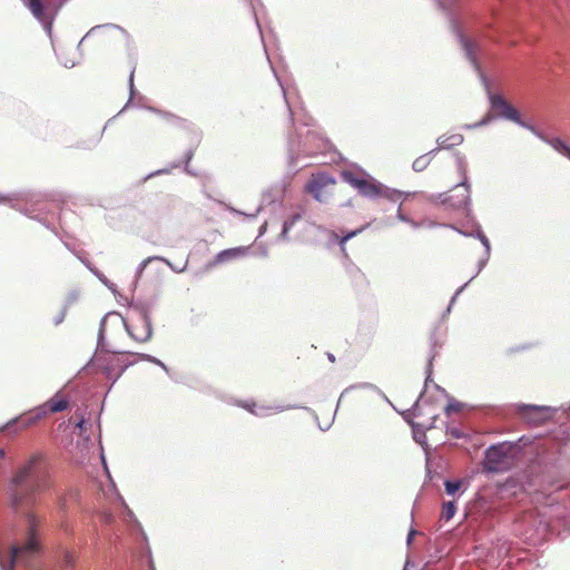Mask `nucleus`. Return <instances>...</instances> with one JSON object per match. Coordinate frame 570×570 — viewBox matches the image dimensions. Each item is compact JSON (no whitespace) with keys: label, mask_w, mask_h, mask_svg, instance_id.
<instances>
[{"label":"nucleus","mask_w":570,"mask_h":570,"mask_svg":"<svg viewBox=\"0 0 570 570\" xmlns=\"http://www.w3.org/2000/svg\"><path fill=\"white\" fill-rule=\"evenodd\" d=\"M50 487L48 465L42 454H32L14 473L8 485V494L16 510L36 503V495Z\"/></svg>","instance_id":"f257e3e1"},{"label":"nucleus","mask_w":570,"mask_h":570,"mask_svg":"<svg viewBox=\"0 0 570 570\" xmlns=\"http://www.w3.org/2000/svg\"><path fill=\"white\" fill-rule=\"evenodd\" d=\"M40 520L33 513L27 514V528L10 549V564L0 562L2 570H13L14 567L26 570H40L43 544L40 535Z\"/></svg>","instance_id":"f03ea898"},{"label":"nucleus","mask_w":570,"mask_h":570,"mask_svg":"<svg viewBox=\"0 0 570 570\" xmlns=\"http://www.w3.org/2000/svg\"><path fill=\"white\" fill-rule=\"evenodd\" d=\"M341 177L363 197L375 199L384 195L383 185L361 169H344Z\"/></svg>","instance_id":"7ed1b4c3"},{"label":"nucleus","mask_w":570,"mask_h":570,"mask_svg":"<svg viewBox=\"0 0 570 570\" xmlns=\"http://www.w3.org/2000/svg\"><path fill=\"white\" fill-rule=\"evenodd\" d=\"M336 180L325 173L313 174L308 179L305 189L316 200L323 203L327 202L333 194Z\"/></svg>","instance_id":"20e7f679"},{"label":"nucleus","mask_w":570,"mask_h":570,"mask_svg":"<svg viewBox=\"0 0 570 570\" xmlns=\"http://www.w3.org/2000/svg\"><path fill=\"white\" fill-rule=\"evenodd\" d=\"M509 451L510 448L505 444L489 448L485 452V468L493 472L505 470L510 465Z\"/></svg>","instance_id":"39448f33"},{"label":"nucleus","mask_w":570,"mask_h":570,"mask_svg":"<svg viewBox=\"0 0 570 570\" xmlns=\"http://www.w3.org/2000/svg\"><path fill=\"white\" fill-rule=\"evenodd\" d=\"M517 413L524 421L534 425H541L552 417L553 410L550 406L518 404Z\"/></svg>","instance_id":"423d86ee"},{"label":"nucleus","mask_w":570,"mask_h":570,"mask_svg":"<svg viewBox=\"0 0 570 570\" xmlns=\"http://www.w3.org/2000/svg\"><path fill=\"white\" fill-rule=\"evenodd\" d=\"M129 334L139 342H145L151 336V323L146 311H140L136 318L131 320L130 324H127Z\"/></svg>","instance_id":"0eeeda50"},{"label":"nucleus","mask_w":570,"mask_h":570,"mask_svg":"<svg viewBox=\"0 0 570 570\" xmlns=\"http://www.w3.org/2000/svg\"><path fill=\"white\" fill-rule=\"evenodd\" d=\"M490 100L492 108L497 111L499 116L523 126L519 111L511 104H509L502 96L492 95L490 97Z\"/></svg>","instance_id":"6e6552de"},{"label":"nucleus","mask_w":570,"mask_h":570,"mask_svg":"<svg viewBox=\"0 0 570 570\" xmlns=\"http://www.w3.org/2000/svg\"><path fill=\"white\" fill-rule=\"evenodd\" d=\"M249 247L239 246L219 252L213 262V265L224 264L230 261L242 258L247 255Z\"/></svg>","instance_id":"1a4fd4ad"},{"label":"nucleus","mask_w":570,"mask_h":570,"mask_svg":"<svg viewBox=\"0 0 570 570\" xmlns=\"http://www.w3.org/2000/svg\"><path fill=\"white\" fill-rule=\"evenodd\" d=\"M68 400L65 399L61 394L57 393L45 404V406L50 413H57L65 411L68 407Z\"/></svg>","instance_id":"9d476101"},{"label":"nucleus","mask_w":570,"mask_h":570,"mask_svg":"<svg viewBox=\"0 0 570 570\" xmlns=\"http://www.w3.org/2000/svg\"><path fill=\"white\" fill-rule=\"evenodd\" d=\"M23 3L30 9L32 14L40 21L46 19V11L43 0H22Z\"/></svg>","instance_id":"9b49d317"},{"label":"nucleus","mask_w":570,"mask_h":570,"mask_svg":"<svg viewBox=\"0 0 570 570\" xmlns=\"http://www.w3.org/2000/svg\"><path fill=\"white\" fill-rule=\"evenodd\" d=\"M97 350L100 352V353H107V354H112V355H119V354H124L125 352L114 347V346H108L106 343H105V336H104V330L100 328V332H99V338H98V346H97Z\"/></svg>","instance_id":"f8f14e48"},{"label":"nucleus","mask_w":570,"mask_h":570,"mask_svg":"<svg viewBox=\"0 0 570 570\" xmlns=\"http://www.w3.org/2000/svg\"><path fill=\"white\" fill-rule=\"evenodd\" d=\"M548 144L558 153L562 154L570 159V147L560 138H552L548 140Z\"/></svg>","instance_id":"ddd939ff"},{"label":"nucleus","mask_w":570,"mask_h":570,"mask_svg":"<svg viewBox=\"0 0 570 570\" xmlns=\"http://www.w3.org/2000/svg\"><path fill=\"white\" fill-rule=\"evenodd\" d=\"M463 138L461 135H452L449 137H440L439 138V145L441 147H452L458 146L462 142Z\"/></svg>","instance_id":"4468645a"},{"label":"nucleus","mask_w":570,"mask_h":570,"mask_svg":"<svg viewBox=\"0 0 570 570\" xmlns=\"http://www.w3.org/2000/svg\"><path fill=\"white\" fill-rule=\"evenodd\" d=\"M302 218L301 214H294L292 215L288 219H286L284 222V225H283V229H282V233H281V236L283 238H286L291 228L297 223L299 222Z\"/></svg>","instance_id":"2eb2a0df"},{"label":"nucleus","mask_w":570,"mask_h":570,"mask_svg":"<svg viewBox=\"0 0 570 570\" xmlns=\"http://www.w3.org/2000/svg\"><path fill=\"white\" fill-rule=\"evenodd\" d=\"M157 116H158L157 125H161V124H176V122H178L180 120V118L177 117L176 115L170 114V112H166V111H158Z\"/></svg>","instance_id":"dca6fc26"},{"label":"nucleus","mask_w":570,"mask_h":570,"mask_svg":"<svg viewBox=\"0 0 570 570\" xmlns=\"http://www.w3.org/2000/svg\"><path fill=\"white\" fill-rule=\"evenodd\" d=\"M431 161V156L430 154H425L423 156H420L419 158H416L414 161H413V169L415 171H423L428 165L430 164Z\"/></svg>","instance_id":"f3484780"},{"label":"nucleus","mask_w":570,"mask_h":570,"mask_svg":"<svg viewBox=\"0 0 570 570\" xmlns=\"http://www.w3.org/2000/svg\"><path fill=\"white\" fill-rule=\"evenodd\" d=\"M455 504L454 502H445L442 507L441 518L445 521H449L455 514Z\"/></svg>","instance_id":"a211bd4d"},{"label":"nucleus","mask_w":570,"mask_h":570,"mask_svg":"<svg viewBox=\"0 0 570 570\" xmlns=\"http://www.w3.org/2000/svg\"><path fill=\"white\" fill-rule=\"evenodd\" d=\"M38 421V416H23V417H19L13 423L18 425L19 429L23 430V429H28L30 426H32L33 424H36V422Z\"/></svg>","instance_id":"6ab92c4d"},{"label":"nucleus","mask_w":570,"mask_h":570,"mask_svg":"<svg viewBox=\"0 0 570 570\" xmlns=\"http://www.w3.org/2000/svg\"><path fill=\"white\" fill-rule=\"evenodd\" d=\"M358 387L373 389L374 386L372 384H368V383H364V384H360V385H353V386L344 390V392L341 394V399L340 400H343V399L350 396L352 394V392L355 391Z\"/></svg>","instance_id":"aec40b11"},{"label":"nucleus","mask_w":570,"mask_h":570,"mask_svg":"<svg viewBox=\"0 0 570 570\" xmlns=\"http://www.w3.org/2000/svg\"><path fill=\"white\" fill-rule=\"evenodd\" d=\"M461 487L460 481H446L445 491L448 494H454Z\"/></svg>","instance_id":"412c9836"},{"label":"nucleus","mask_w":570,"mask_h":570,"mask_svg":"<svg viewBox=\"0 0 570 570\" xmlns=\"http://www.w3.org/2000/svg\"><path fill=\"white\" fill-rule=\"evenodd\" d=\"M63 564L72 568L76 564V557L71 552L66 551L63 554Z\"/></svg>","instance_id":"4be33fe9"},{"label":"nucleus","mask_w":570,"mask_h":570,"mask_svg":"<svg viewBox=\"0 0 570 570\" xmlns=\"http://www.w3.org/2000/svg\"><path fill=\"white\" fill-rule=\"evenodd\" d=\"M237 405L243 407V409H245V410H247L250 413H255L256 404L254 402L249 403V402H246V401H238Z\"/></svg>","instance_id":"5701e85b"},{"label":"nucleus","mask_w":570,"mask_h":570,"mask_svg":"<svg viewBox=\"0 0 570 570\" xmlns=\"http://www.w3.org/2000/svg\"><path fill=\"white\" fill-rule=\"evenodd\" d=\"M492 119H493V116L490 112H488L478 124H475V127L487 125Z\"/></svg>","instance_id":"b1692460"},{"label":"nucleus","mask_w":570,"mask_h":570,"mask_svg":"<svg viewBox=\"0 0 570 570\" xmlns=\"http://www.w3.org/2000/svg\"><path fill=\"white\" fill-rule=\"evenodd\" d=\"M66 314H67V311L66 308H62L59 314L57 315V317L55 318V324L56 325H59L66 317Z\"/></svg>","instance_id":"393cba45"},{"label":"nucleus","mask_w":570,"mask_h":570,"mask_svg":"<svg viewBox=\"0 0 570 570\" xmlns=\"http://www.w3.org/2000/svg\"><path fill=\"white\" fill-rule=\"evenodd\" d=\"M360 230H355V232H352L350 234H347L346 236L342 237L340 244L341 246H343L350 238H352L353 236H355Z\"/></svg>","instance_id":"a878e982"},{"label":"nucleus","mask_w":570,"mask_h":570,"mask_svg":"<svg viewBox=\"0 0 570 570\" xmlns=\"http://www.w3.org/2000/svg\"><path fill=\"white\" fill-rule=\"evenodd\" d=\"M108 358H102V357H99V358H91L90 363H94V364H97L99 366H105V362L107 361Z\"/></svg>","instance_id":"bb28decb"},{"label":"nucleus","mask_w":570,"mask_h":570,"mask_svg":"<svg viewBox=\"0 0 570 570\" xmlns=\"http://www.w3.org/2000/svg\"><path fill=\"white\" fill-rule=\"evenodd\" d=\"M131 356H141V357H145V356H147V355H146V354L136 353V354H131Z\"/></svg>","instance_id":"cd10ccee"},{"label":"nucleus","mask_w":570,"mask_h":570,"mask_svg":"<svg viewBox=\"0 0 570 570\" xmlns=\"http://www.w3.org/2000/svg\"><path fill=\"white\" fill-rule=\"evenodd\" d=\"M149 360H150V361H155L157 364H159V365H161V366H163V364H161L157 358L151 357V358H149Z\"/></svg>","instance_id":"c85d7f7f"},{"label":"nucleus","mask_w":570,"mask_h":570,"mask_svg":"<svg viewBox=\"0 0 570 570\" xmlns=\"http://www.w3.org/2000/svg\"><path fill=\"white\" fill-rule=\"evenodd\" d=\"M460 169L464 173L465 171V168L463 166V164L460 163Z\"/></svg>","instance_id":"c756f323"},{"label":"nucleus","mask_w":570,"mask_h":570,"mask_svg":"<svg viewBox=\"0 0 570 570\" xmlns=\"http://www.w3.org/2000/svg\"><path fill=\"white\" fill-rule=\"evenodd\" d=\"M464 46H465L466 50L470 52V49L468 48V41L464 42Z\"/></svg>","instance_id":"7c9ffc66"},{"label":"nucleus","mask_w":570,"mask_h":570,"mask_svg":"<svg viewBox=\"0 0 570 570\" xmlns=\"http://www.w3.org/2000/svg\"><path fill=\"white\" fill-rule=\"evenodd\" d=\"M6 198L0 196V202H3Z\"/></svg>","instance_id":"2f4dec72"},{"label":"nucleus","mask_w":570,"mask_h":570,"mask_svg":"<svg viewBox=\"0 0 570 570\" xmlns=\"http://www.w3.org/2000/svg\"><path fill=\"white\" fill-rule=\"evenodd\" d=\"M403 570H407L406 568H404Z\"/></svg>","instance_id":"473e14b6"}]
</instances>
